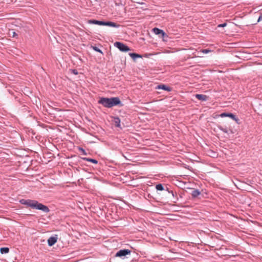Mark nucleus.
Returning <instances> with one entry per match:
<instances>
[{
	"label": "nucleus",
	"instance_id": "obj_1",
	"mask_svg": "<svg viewBox=\"0 0 262 262\" xmlns=\"http://www.w3.org/2000/svg\"><path fill=\"white\" fill-rule=\"evenodd\" d=\"M19 203L21 204L26 205L27 207L40 210L45 213H48L50 211V209L47 206L40 203L36 200L21 199L19 200Z\"/></svg>",
	"mask_w": 262,
	"mask_h": 262
},
{
	"label": "nucleus",
	"instance_id": "obj_2",
	"mask_svg": "<svg viewBox=\"0 0 262 262\" xmlns=\"http://www.w3.org/2000/svg\"><path fill=\"white\" fill-rule=\"evenodd\" d=\"M99 104H102L104 107L111 108L114 106L121 105V102L118 97H101L98 101Z\"/></svg>",
	"mask_w": 262,
	"mask_h": 262
},
{
	"label": "nucleus",
	"instance_id": "obj_3",
	"mask_svg": "<svg viewBox=\"0 0 262 262\" xmlns=\"http://www.w3.org/2000/svg\"><path fill=\"white\" fill-rule=\"evenodd\" d=\"M114 46L122 52H126L130 50V49L127 46L121 42H115Z\"/></svg>",
	"mask_w": 262,
	"mask_h": 262
},
{
	"label": "nucleus",
	"instance_id": "obj_4",
	"mask_svg": "<svg viewBox=\"0 0 262 262\" xmlns=\"http://www.w3.org/2000/svg\"><path fill=\"white\" fill-rule=\"evenodd\" d=\"M131 251L129 249H121L118 251L115 254L116 257H122L125 256L127 255L130 254Z\"/></svg>",
	"mask_w": 262,
	"mask_h": 262
},
{
	"label": "nucleus",
	"instance_id": "obj_5",
	"mask_svg": "<svg viewBox=\"0 0 262 262\" xmlns=\"http://www.w3.org/2000/svg\"><path fill=\"white\" fill-rule=\"evenodd\" d=\"M153 32L156 35H159L160 37L164 38L167 37V35L162 30L158 28H154L152 29Z\"/></svg>",
	"mask_w": 262,
	"mask_h": 262
},
{
	"label": "nucleus",
	"instance_id": "obj_6",
	"mask_svg": "<svg viewBox=\"0 0 262 262\" xmlns=\"http://www.w3.org/2000/svg\"><path fill=\"white\" fill-rule=\"evenodd\" d=\"M156 89H161L167 92H170L172 90V88L171 87L163 84L158 85L156 87Z\"/></svg>",
	"mask_w": 262,
	"mask_h": 262
},
{
	"label": "nucleus",
	"instance_id": "obj_7",
	"mask_svg": "<svg viewBox=\"0 0 262 262\" xmlns=\"http://www.w3.org/2000/svg\"><path fill=\"white\" fill-rule=\"evenodd\" d=\"M57 241V237L51 236L48 239V244L49 246H53Z\"/></svg>",
	"mask_w": 262,
	"mask_h": 262
},
{
	"label": "nucleus",
	"instance_id": "obj_8",
	"mask_svg": "<svg viewBox=\"0 0 262 262\" xmlns=\"http://www.w3.org/2000/svg\"><path fill=\"white\" fill-rule=\"evenodd\" d=\"M88 23L90 24H95V25H98L100 26H104V21H100V20H97L95 19H91L89 20Z\"/></svg>",
	"mask_w": 262,
	"mask_h": 262
},
{
	"label": "nucleus",
	"instance_id": "obj_9",
	"mask_svg": "<svg viewBox=\"0 0 262 262\" xmlns=\"http://www.w3.org/2000/svg\"><path fill=\"white\" fill-rule=\"evenodd\" d=\"M195 98H197L199 100H201L202 101H205L207 100L208 97L205 95L196 94Z\"/></svg>",
	"mask_w": 262,
	"mask_h": 262
},
{
	"label": "nucleus",
	"instance_id": "obj_10",
	"mask_svg": "<svg viewBox=\"0 0 262 262\" xmlns=\"http://www.w3.org/2000/svg\"><path fill=\"white\" fill-rule=\"evenodd\" d=\"M104 26H107L109 27H115L117 28L119 26V25L116 23L112 21H104Z\"/></svg>",
	"mask_w": 262,
	"mask_h": 262
},
{
	"label": "nucleus",
	"instance_id": "obj_11",
	"mask_svg": "<svg viewBox=\"0 0 262 262\" xmlns=\"http://www.w3.org/2000/svg\"><path fill=\"white\" fill-rule=\"evenodd\" d=\"M191 194L192 198H195L201 194V192L198 189H193Z\"/></svg>",
	"mask_w": 262,
	"mask_h": 262
},
{
	"label": "nucleus",
	"instance_id": "obj_12",
	"mask_svg": "<svg viewBox=\"0 0 262 262\" xmlns=\"http://www.w3.org/2000/svg\"><path fill=\"white\" fill-rule=\"evenodd\" d=\"M113 118V121L114 122L115 126L120 127L121 122L120 118L118 117H114Z\"/></svg>",
	"mask_w": 262,
	"mask_h": 262
},
{
	"label": "nucleus",
	"instance_id": "obj_13",
	"mask_svg": "<svg viewBox=\"0 0 262 262\" xmlns=\"http://www.w3.org/2000/svg\"><path fill=\"white\" fill-rule=\"evenodd\" d=\"M221 117H230L231 119L234 118V115L231 113H223L220 115Z\"/></svg>",
	"mask_w": 262,
	"mask_h": 262
},
{
	"label": "nucleus",
	"instance_id": "obj_14",
	"mask_svg": "<svg viewBox=\"0 0 262 262\" xmlns=\"http://www.w3.org/2000/svg\"><path fill=\"white\" fill-rule=\"evenodd\" d=\"M81 159H82L84 161L90 162L94 164H97L98 162L97 160L94 159L90 158L82 157V158H81Z\"/></svg>",
	"mask_w": 262,
	"mask_h": 262
},
{
	"label": "nucleus",
	"instance_id": "obj_15",
	"mask_svg": "<svg viewBox=\"0 0 262 262\" xmlns=\"http://www.w3.org/2000/svg\"><path fill=\"white\" fill-rule=\"evenodd\" d=\"M129 55L133 59H136L137 58H141L142 56L141 55L135 53H130Z\"/></svg>",
	"mask_w": 262,
	"mask_h": 262
},
{
	"label": "nucleus",
	"instance_id": "obj_16",
	"mask_svg": "<svg viewBox=\"0 0 262 262\" xmlns=\"http://www.w3.org/2000/svg\"><path fill=\"white\" fill-rule=\"evenodd\" d=\"M1 254H6L9 253V249L8 247H2L0 249Z\"/></svg>",
	"mask_w": 262,
	"mask_h": 262
},
{
	"label": "nucleus",
	"instance_id": "obj_17",
	"mask_svg": "<svg viewBox=\"0 0 262 262\" xmlns=\"http://www.w3.org/2000/svg\"><path fill=\"white\" fill-rule=\"evenodd\" d=\"M156 188L157 190L162 191L164 190V187L162 184H158L156 185Z\"/></svg>",
	"mask_w": 262,
	"mask_h": 262
},
{
	"label": "nucleus",
	"instance_id": "obj_18",
	"mask_svg": "<svg viewBox=\"0 0 262 262\" xmlns=\"http://www.w3.org/2000/svg\"><path fill=\"white\" fill-rule=\"evenodd\" d=\"M218 128L221 130L223 131L224 133H225L226 134H228L229 131L228 130V129L226 128H224L222 126L219 125Z\"/></svg>",
	"mask_w": 262,
	"mask_h": 262
},
{
	"label": "nucleus",
	"instance_id": "obj_19",
	"mask_svg": "<svg viewBox=\"0 0 262 262\" xmlns=\"http://www.w3.org/2000/svg\"><path fill=\"white\" fill-rule=\"evenodd\" d=\"M78 150L79 151L81 152L83 155H87V153L85 152V150L81 147H78Z\"/></svg>",
	"mask_w": 262,
	"mask_h": 262
},
{
	"label": "nucleus",
	"instance_id": "obj_20",
	"mask_svg": "<svg viewBox=\"0 0 262 262\" xmlns=\"http://www.w3.org/2000/svg\"><path fill=\"white\" fill-rule=\"evenodd\" d=\"M92 48H93V49L94 51H96L97 52L100 53L101 54H103L102 51L100 49H99L97 47H96V46H92Z\"/></svg>",
	"mask_w": 262,
	"mask_h": 262
},
{
	"label": "nucleus",
	"instance_id": "obj_21",
	"mask_svg": "<svg viewBox=\"0 0 262 262\" xmlns=\"http://www.w3.org/2000/svg\"><path fill=\"white\" fill-rule=\"evenodd\" d=\"M70 71L71 73L74 75H77L78 74L77 70L76 69H71Z\"/></svg>",
	"mask_w": 262,
	"mask_h": 262
},
{
	"label": "nucleus",
	"instance_id": "obj_22",
	"mask_svg": "<svg viewBox=\"0 0 262 262\" xmlns=\"http://www.w3.org/2000/svg\"><path fill=\"white\" fill-rule=\"evenodd\" d=\"M233 120H234L237 124H240V122H239V119L237 118L235 115H234V118H232Z\"/></svg>",
	"mask_w": 262,
	"mask_h": 262
},
{
	"label": "nucleus",
	"instance_id": "obj_23",
	"mask_svg": "<svg viewBox=\"0 0 262 262\" xmlns=\"http://www.w3.org/2000/svg\"><path fill=\"white\" fill-rule=\"evenodd\" d=\"M233 120H234L237 124H240V122H239V119L237 118L235 115H234V118H232Z\"/></svg>",
	"mask_w": 262,
	"mask_h": 262
},
{
	"label": "nucleus",
	"instance_id": "obj_24",
	"mask_svg": "<svg viewBox=\"0 0 262 262\" xmlns=\"http://www.w3.org/2000/svg\"><path fill=\"white\" fill-rule=\"evenodd\" d=\"M202 53H205V54H206V53H209V52H211V50H209V49H203V50H202Z\"/></svg>",
	"mask_w": 262,
	"mask_h": 262
},
{
	"label": "nucleus",
	"instance_id": "obj_25",
	"mask_svg": "<svg viewBox=\"0 0 262 262\" xmlns=\"http://www.w3.org/2000/svg\"><path fill=\"white\" fill-rule=\"evenodd\" d=\"M226 26H227V23H225L219 25H218V27H219V28H220V27H225Z\"/></svg>",
	"mask_w": 262,
	"mask_h": 262
},
{
	"label": "nucleus",
	"instance_id": "obj_26",
	"mask_svg": "<svg viewBox=\"0 0 262 262\" xmlns=\"http://www.w3.org/2000/svg\"><path fill=\"white\" fill-rule=\"evenodd\" d=\"M262 20V12L260 13V15L258 18L257 21L259 22Z\"/></svg>",
	"mask_w": 262,
	"mask_h": 262
},
{
	"label": "nucleus",
	"instance_id": "obj_27",
	"mask_svg": "<svg viewBox=\"0 0 262 262\" xmlns=\"http://www.w3.org/2000/svg\"><path fill=\"white\" fill-rule=\"evenodd\" d=\"M17 36V34L14 32V31H12V36L13 37H15V36Z\"/></svg>",
	"mask_w": 262,
	"mask_h": 262
},
{
	"label": "nucleus",
	"instance_id": "obj_28",
	"mask_svg": "<svg viewBox=\"0 0 262 262\" xmlns=\"http://www.w3.org/2000/svg\"><path fill=\"white\" fill-rule=\"evenodd\" d=\"M229 132H230V133L231 134H233V131H232V129H229Z\"/></svg>",
	"mask_w": 262,
	"mask_h": 262
}]
</instances>
